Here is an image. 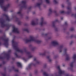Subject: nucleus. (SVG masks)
<instances>
[{"label":"nucleus","mask_w":76,"mask_h":76,"mask_svg":"<svg viewBox=\"0 0 76 76\" xmlns=\"http://www.w3.org/2000/svg\"><path fill=\"white\" fill-rule=\"evenodd\" d=\"M68 49L66 48H65L63 50L64 53L62 54L63 56H67L68 54H67V51Z\"/></svg>","instance_id":"14"},{"label":"nucleus","mask_w":76,"mask_h":76,"mask_svg":"<svg viewBox=\"0 0 76 76\" xmlns=\"http://www.w3.org/2000/svg\"><path fill=\"white\" fill-rule=\"evenodd\" d=\"M12 19H15L16 22H18V25H20L22 24V22L20 20L19 18H17L16 16L15 15H12Z\"/></svg>","instance_id":"11"},{"label":"nucleus","mask_w":76,"mask_h":76,"mask_svg":"<svg viewBox=\"0 0 76 76\" xmlns=\"http://www.w3.org/2000/svg\"><path fill=\"white\" fill-rule=\"evenodd\" d=\"M60 66H57V69L58 70V73L56 74L55 76H62L64 75L65 76H69L68 74L64 75V71L62 70L60 68Z\"/></svg>","instance_id":"4"},{"label":"nucleus","mask_w":76,"mask_h":76,"mask_svg":"<svg viewBox=\"0 0 76 76\" xmlns=\"http://www.w3.org/2000/svg\"><path fill=\"white\" fill-rule=\"evenodd\" d=\"M12 46L13 47H14V50H15L17 52H18L21 53H26V54L28 55V59L31 58H32V57H33V55L31 54V53L30 52L27 51L26 48H24L23 50L20 49L19 48L18 46V43L14 41V39H12Z\"/></svg>","instance_id":"1"},{"label":"nucleus","mask_w":76,"mask_h":76,"mask_svg":"<svg viewBox=\"0 0 76 76\" xmlns=\"http://www.w3.org/2000/svg\"><path fill=\"white\" fill-rule=\"evenodd\" d=\"M34 61L35 62V64H33V63H32L28 65V66L26 68L27 70H30L31 69V66H35L36 64H39V63H40V62L39 61H38V60H37V59L36 58H34Z\"/></svg>","instance_id":"7"},{"label":"nucleus","mask_w":76,"mask_h":76,"mask_svg":"<svg viewBox=\"0 0 76 76\" xmlns=\"http://www.w3.org/2000/svg\"><path fill=\"white\" fill-rule=\"evenodd\" d=\"M12 70H14L15 72H18V70H16L15 69V67L14 66L12 67Z\"/></svg>","instance_id":"30"},{"label":"nucleus","mask_w":76,"mask_h":76,"mask_svg":"<svg viewBox=\"0 0 76 76\" xmlns=\"http://www.w3.org/2000/svg\"><path fill=\"white\" fill-rule=\"evenodd\" d=\"M0 32H1V31L0 30Z\"/></svg>","instance_id":"63"},{"label":"nucleus","mask_w":76,"mask_h":76,"mask_svg":"<svg viewBox=\"0 0 76 76\" xmlns=\"http://www.w3.org/2000/svg\"><path fill=\"white\" fill-rule=\"evenodd\" d=\"M43 69H42V70H41V72H43Z\"/></svg>","instance_id":"58"},{"label":"nucleus","mask_w":76,"mask_h":76,"mask_svg":"<svg viewBox=\"0 0 76 76\" xmlns=\"http://www.w3.org/2000/svg\"><path fill=\"white\" fill-rule=\"evenodd\" d=\"M66 1L68 5V6L67 7V9L69 10L68 11L66 12V13L69 15V14L71 12V10H72V7H71L72 3H71V2L70 1V0H66Z\"/></svg>","instance_id":"9"},{"label":"nucleus","mask_w":76,"mask_h":76,"mask_svg":"<svg viewBox=\"0 0 76 76\" xmlns=\"http://www.w3.org/2000/svg\"><path fill=\"white\" fill-rule=\"evenodd\" d=\"M74 9H75V10H76V7H74Z\"/></svg>","instance_id":"51"},{"label":"nucleus","mask_w":76,"mask_h":76,"mask_svg":"<svg viewBox=\"0 0 76 76\" xmlns=\"http://www.w3.org/2000/svg\"><path fill=\"white\" fill-rule=\"evenodd\" d=\"M23 30L24 31H26L27 33H29V30L28 28L23 29Z\"/></svg>","instance_id":"23"},{"label":"nucleus","mask_w":76,"mask_h":76,"mask_svg":"<svg viewBox=\"0 0 76 76\" xmlns=\"http://www.w3.org/2000/svg\"><path fill=\"white\" fill-rule=\"evenodd\" d=\"M38 23V21L36 20V21H32L31 22L32 25H36Z\"/></svg>","instance_id":"20"},{"label":"nucleus","mask_w":76,"mask_h":76,"mask_svg":"<svg viewBox=\"0 0 76 76\" xmlns=\"http://www.w3.org/2000/svg\"><path fill=\"white\" fill-rule=\"evenodd\" d=\"M34 73L35 74H37L38 73V70H35Z\"/></svg>","instance_id":"40"},{"label":"nucleus","mask_w":76,"mask_h":76,"mask_svg":"<svg viewBox=\"0 0 76 76\" xmlns=\"http://www.w3.org/2000/svg\"><path fill=\"white\" fill-rule=\"evenodd\" d=\"M73 42L72 41H71V42H70L69 44H70V45H72V44H73Z\"/></svg>","instance_id":"42"},{"label":"nucleus","mask_w":76,"mask_h":76,"mask_svg":"<svg viewBox=\"0 0 76 76\" xmlns=\"http://www.w3.org/2000/svg\"><path fill=\"white\" fill-rule=\"evenodd\" d=\"M30 39H25L24 41L26 43H29V42H31V41H34V42H36L37 44H39L42 42V41L36 39L33 36H30Z\"/></svg>","instance_id":"2"},{"label":"nucleus","mask_w":76,"mask_h":76,"mask_svg":"<svg viewBox=\"0 0 76 76\" xmlns=\"http://www.w3.org/2000/svg\"><path fill=\"white\" fill-rule=\"evenodd\" d=\"M13 30H12V32H15V33H17V34H19V31L18 28L15 27V26L12 27Z\"/></svg>","instance_id":"16"},{"label":"nucleus","mask_w":76,"mask_h":76,"mask_svg":"<svg viewBox=\"0 0 76 76\" xmlns=\"http://www.w3.org/2000/svg\"><path fill=\"white\" fill-rule=\"evenodd\" d=\"M15 55V56H16V57L17 58H20V56L18 55V53H17V52H15V53H14Z\"/></svg>","instance_id":"27"},{"label":"nucleus","mask_w":76,"mask_h":76,"mask_svg":"<svg viewBox=\"0 0 76 76\" xmlns=\"http://www.w3.org/2000/svg\"><path fill=\"white\" fill-rule=\"evenodd\" d=\"M51 38V37H49L48 38V39H50Z\"/></svg>","instance_id":"46"},{"label":"nucleus","mask_w":76,"mask_h":76,"mask_svg":"<svg viewBox=\"0 0 76 76\" xmlns=\"http://www.w3.org/2000/svg\"><path fill=\"white\" fill-rule=\"evenodd\" d=\"M52 13H53V10H52V9H49V12L48 13V16H50V15H51L52 14Z\"/></svg>","instance_id":"22"},{"label":"nucleus","mask_w":76,"mask_h":76,"mask_svg":"<svg viewBox=\"0 0 76 76\" xmlns=\"http://www.w3.org/2000/svg\"><path fill=\"white\" fill-rule=\"evenodd\" d=\"M19 1V0H16V2H18Z\"/></svg>","instance_id":"55"},{"label":"nucleus","mask_w":76,"mask_h":76,"mask_svg":"<svg viewBox=\"0 0 76 76\" xmlns=\"http://www.w3.org/2000/svg\"><path fill=\"white\" fill-rule=\"evenodd\" d=\"M62 65L63 67H64V66H65V65L64 64H63Z\"/></svg>","instance_id":"56"},{"label":"nucleus","mask_w":76,"mask_h":76,"mask_svg":"<svg viewBox=\"0 0 76 76\" xmlns=\"http://www.w3.org/2000/svg\"><path fill=\"white\" fill-rule=\"evenodd\" d=\"M17 64L18 67H22V64L20 62H17Z\"/></svg>","instance_id":"25"},{"label":"nucleus","mask_w":76,"mask_h":76,"mask_svg":"<svg viewBox=\"0 0 76 76\" xmlns=\"http://www.w3.org/2000/svg\"><path fill=\"white\" fill-rule=\"evenodd\" d=\"M23 60H24L25 61H26L28 60V59H26L25 58H23Z\"/></svg>","instance_id":"41"},{"label":"nucleus","mask_w":76,"mask_h":76,"mask_svg":"<svg viewBox=\"0 0 76 76\" xmlns=\"http://www.w3.org/2000/svg\"><path fill=\"white\" fill-rule=\"evenodd\" d=\"M63 18H61V20H63Z\"/></svg>","instance_id":"59"},{"label":"nucleus","mask_w":76,"mask_h":76,"mask_svg":"<svg viewBox=\"0 0 76 76\" xmlns=\"http://www.w3.org/2000/svg\"><path fill=\"white\" fill-rule=\"evenodd\" d=\"M12 60H15V58H12Z\"/></svg>","instance_id":"60"},{"label":"nucleus","mask_w":76,"mask_h":76,"mask_svg":"<svg viewBox=\"0 0 76 76\" xmlns=\"http://www.w3.org/2000/svg\"><path fill=\"white\" fill-rule=\"evenodd\" d=\"M44 68H45V67H46V65H44Z\"/></svg>","instance_id":"52"},{"label":"nucleus","mask_w":76,"mask_h":76,"mask_svg":"<svg viewBox=\"0 0 76 76\" xmlns=\"http://www.w3.org/2000/svg\"><path fill=\"white\" fill-rule=\"evenodd\" d=\"M20 3L21 4H20L18 5L19 7H20V8H21V9L24 8V9H26L28 8V7L26 4V3H27L26 0H23L20 2Z\"/></svg>","instance_id":"6"},{"label":"nucleus","mask_w":76,"mask_h":76,"mask_svg":"<svg viewBox=\"0 0 76 76\" xmlns=\"http://www.w3.org/2000/svg\"><path fill=\"white\" fill-rule=\"evenodd\" d=\"M11 53V50H8L7 53H4L3 54L4 56L1 57L0 56V59L1 60H3L4 58H6L7 60H9L10 57V54Z\"/></svg>","instance_id":"5"},{"label":"nucleus","mask_w":76,"mask_h":76,"mask_svg":"<svg viewBox=\"0 0 76 76\" xmlns=\"http://www.w3.org/2000/svg\"><path fill=\"white\" fill-rule=\"evenodd\" d=\"M2 75L3 76H6V73H2Z\"/></svg>","instance_id":"38"},{"label":"nucleus","mask_w":76,"mask_h":76,"mask_svg":"<svg viewBox=\"0 0 76 76\" xmlns=\"http://www.w3.org/2000/svg\"><path fill=\"white\" fill-rule=\"evenodd\" d=\"M64 46L63 45H61L59 46L58 49L59 50V53H62Z\"/></svg>","instance_id":"17"},{"label":"nucleus","mask_w":76,"mask_h":76,"mask_svg":"<svg viewBox=\"0 0 76 76\" xmlns=\"http://www.w3.org/2000/svg\"><path fill=\"white\" fill-rule=\"evenodd\" d=\"M53 2L55 3V4H57L58 3V1L57 0H53Z\"/></svg>","instance_id":"33"},{"label":"nucleus","mask_w":76,"mask_h":76,"mask_svg":"<svg viewBox=\"0 0 76 76\" xmlns=\"http://www.w3.org/2000/svg\"><path fill=\"white\" fill-rule=\"evenodd\" d=\"M39 0L40 1L37 3L35 7H38L39 9H40V7H41V5L42 4V0Z\"/></svg>","instance_id":"15"},{"label":"nucleus","mask_w":76,"mask_h":76,"mask_svg":"<svg viewBox=\"0 0 76 76\" xmlns=\"http://www.w3.org/2000/svg\"><path fill=\"white\" fill-rule=\"evenodd\" d=\"M6 21L2 18H0V23L1 24V26L2 28H4L5 26L7 27L6 30H8L10 27V26L8 24H5Z\"/></svg>","instance_id":"8"},{"label":"nucleus","mask_w":76,"mask_h":76,"mask_svg":"<svg viewBox=\"0 0 76 76\" xmlns=\"http://www.w3.org/2000/svg\"><path fill=\"white\" fill-rule=\"evenodd\" d=\"M47 23L46 22L44 21V18L41 17L40 18V22L39 23V25L41 26H43L44 25H46Z\"/></svg>","instance_id":"13"},{"label":"nucleus","mask_w":76,"mask_h":76,"mask_svg":"<svg viewBox=\"0 0 76 76\" xmlns=\"http://www.w3.org/2000/svg\"><path fill=\"white\" fill-rule=\"evenodd\" d=\"M32 9V7L31 6H30V7H29L28 8V10H31Z\"/></svg>","instance_id":"37"},{"label":"nucleus","mask_w":76,"mask_h":76,"mask_svg":"<svg viewBox=\"0 0 76 76\" xmlns=\"http://www.w3.org/2000/svg\"><path fill=\"white\" fill-rule=\"evenodd\" d=\"M47 57V58L48 59L49 61L50 62H51L52 60H51V58H50V56H48Z\"/></svg>","instance_id":"26"},{"label":"nucleus","mask_w":76,"mask_h":76,"mask_svg":"<svg viewBox=\"0 0 76 76\" xmlns=\"http://www.w3.org/2000/svg\"><path fill=\"white\" fill-rule=\"evenodd\" d=\"M4 0H0V6L1 8L3 9L5 12L7 11V9L10 7L11 4L10 3H8L6 5V7H4Z\"/></svg>","instance_id":"3"},{"label":"nucleus","mask_w":76,"mask_h":76,"mask_svg":"<svg viewBox=\"0 0 76 76\" xmlns=\"http://www.w3.org/2000/svg\"><path fill=\"white\" fill-rule=\"evenodd\" d=\"M57 57V56H55L54 57V58H56Z\"/></svg>","instance_id":"50"},{"label":"nucleus","mask_w":76,"mask_h":76,"mask_svg":"<svg viewBox=\"0 0 76 76\" xmlns=\"http://www.w3.org/2000/svg\"><path fill=\"white\" fill-rule=\"evenodd\" d=\"M54 13H55L56 15V16H57L58 15V14L57 13V11H53Z\"/></svg>","instance_id":"34"},{"label":"nucleus","mask_w":76,"mask_h":76,"mask_svg":"<svg viewBox=\"0 0 76 76\" xmlns=\"http://www.w3.org/2000/svg\"><path fill=\"white\" fill-rule=\"evenodd\" d=\"M61 7L62 8H64V4H62L61 5Z\"/></svg>","instance_id":"39"},{"label":"nucleus","mask_w":76,"mask_h":76,"mask_svg":"<svg viewBox=\"0 0 76 76\" xmlns=\"http://www.w3.org/2000/svg\"><path fill=\"white\" fill-rule=\"evenodd\" d=\"M46 54V51H45L44 52L40 54V55H42V56H45Z\"/></svg>","instance_id":"29"},{"label":"nucleus","mask_w":76,"mask_h":76,"mask_svg":"<svg viewBox=\"0 0 76 76\" xmlns=\"http://www.w3.org/2000/svg\"><path fill=\"white\" fill-rule=\"evenodd\" d=\"M73 37H74V36L73 35H71L70 37V38H73Z\"/></svg>","instance_id":"44"},{"label":"nucleus","mask_w":76,"mask_h":76,"mask_svg":"<svg viewBox=\"0 0 76 76\" xmlns=\"http://www.w3.org/2000/svg\"><path fill=\"white\" fill-rule=\"evenodd\" d=\"M68 24H67V22H65V25H66V26L68 25Z\"/></svg>","instance_id":"43"},{"label":"nucleus","mask_w":76,"mask_h":76,"mask_svg":"<svg viewBox=\"0 0 76 76\" xmlns=\"http://www.w3.org/2000/svg\"><path fill=\"white\" fill-rule=\"evenodd\" d=\"M52 44L53 46H54V47H55L56 46V45H58V42L57 41H53L52 42Z\"/></svg>","instance_id":"18"},{"label":"nucleus","mask_w":76,"mask_h":76,"mask_svg":"<svg viewBox=\"0 0 76 76\" xmlns=\"http://www.w3.org/2000/svg\"><path fill=\"white\" fill-rule=\"evenodd\" d=\"M17 14L19 16H20L21 18H22L23 16V15L22 13V10H20L18 11L17 12Z\"/></svg>","instance_id":"19"},{"label":"nucleus","mask_w":76,"mask_h":76,"mask_svg":"<svg viewBox=\"0 0 76 76\" xmlns=\"http://www.w3.org/2000/svg\"><path fill=\"white\" fill-rule=\"evenodd\" d=\"M74 29L73 27H72L70 29V31H74Z\"/></svg>","instance_id":"35"},{"label":"nucleus","mask_w":76,"mask_h":76,"mask_svg":"<svg viewBox=\"0 0 76 76\" xmlns=\"http://www.w3.org/2000/svg\"><path fill=\"white\" fill-rule=\"evenodd\" d=\"M3 16L4 17H5L6 19V20L8 21V22H9L10 20V19L9 18V17L7 15H6V14H3Z\"/></svg>","instance_id":"21"},{"label":"nucleus","mask_w":76,"mask_h":76,"mask_svg":"<svg viewBox=\"0 0 76 76\" xmlns=\"http://www.w3.org/2000/svg\"><path fill=\"white\" fill-rule=\"evenodd\" d=\"M56 22H59V21L58 20H56L52 22V26L54 28V30L55 32H58V28L56 27V26L55 25Z\"/></svg>","instance_id":"12"},{"label":"nucleus","mask_w":76,"mask_h":76,"mask_svg":"<svg viewBox=\"0 0 76 76\" xmlns=\"http://www.w3.org/2000/svg\"><path fill=\"white\" fill-rule=\"evenodd\" d=\"M33 15H34V14H35V12H33Z\"/></svg>","instance_id":"53"},{"label":"nucleus","mask_w":76,"mask_h":76,"mask_svg":"<svg viewBox=\"0 0 76 76\" xmlns=\"http://www.w3.org/2000/svg\"><path fill=\"white\" fill-rule=\"evenodd\" d=\"M2 65L0 64V67H1V66Z\"/></svg>","instance_id":"62"},{"label":"nucleus","mask_w":76,"mask_h":76,"mask_svg":"<svg viewBox=\"0 0 76 76\" xmlns=\"http://www.w3.org/2000/svg\"><path fill=\"white\" fill-rule=\"evenodd\" d=\"M48 35V33H47L45 34V36H47Z\"/></svg>","instance_id":"48"},{"label":"nucleus","mask_w":76,"mask_h":76,"mask_svg":"<svg viewBox=\"0 0 76 76\" xmlns=\"http://www.w3.org/2000/svg\"><path fill=\"white\" fill-rule=\"evenodd\" d=\"M36 48H37L35 47H33L32 48V51H34V50H35V49H36Z\"/></svg>","instance_id":"36"},{"label":"nucleus","mask_w":76,"mask_h":76,"mask_svg":"<svg viewBox=\"0 0 76 76\" xmlns=\"http://www.w3.org/2000/svg\"><path fill=\"white\" fill-rule=\"evenodd\" d=\"M5 63H6V62L4 61H3V64H5Z\"/></svg>","instance_id":"49"},{"label":"nucleus","mask_w":76,"mask_h":76,"mask_svg":"<svg viewBox=\"0 0 76 76\" xmlns=\"http://www.w3.org/2000/svg\"><path fill=\"white\" fill-rule=\"evenodd\" d=\"M43 75L44 76H48V74L45 72H43Z\"/></svg>","instance_id":"31"},{"label":"nucleus","mask_w":76,"mask_h":76,"mask_svg":"<svg viewBox=\"0 0 76 76\" xmlns=\"http://www.w3.org/2000/svg\"><path fill=\"white\" fill-rule=\"evenodd\" d=\"M45 1H46V3L47 4H50V0H45Z\"/></svg>","instance_id":"28"},{"label":"nucleus","mask_w":76,"mask_h":76,"mask_svg":"<svg viewBox=\"0 0 76 76\" xmlns=\"http://www.w3.org/2000/svg\"><path fill=\"white\" fill-rule=\"evenodd\" d=\"M29 76H32V75L31 74H30L29 75Z\"/></svg>","instance_id":"61"},{"label":"nucleus","mask_w":76,"mask_h":76,"mask_svg":"<svg viewBox=\"0 0 76 76\" xmlns=\"http://www.w3.org/2000/svg\"><path fill=\"white\" fill-rule=\"evenodd\" d=\"M10 12H13V10H11V11H10Z\"/></svg>","instance_id":"54"},{"label":"nucleus","mask_w":76,"mask_h":76,"mask_svg":"<svg viewBox=\"0 0 76 76\" xmlns=\"http://www.w3.org/2000/svg\"><path fill=\"white\" fill-rule=\"evenodd\" d=\"M26 19H29V17L28 16H26Z\"/></svg>","instance_id":"47"},{"label":"nucleus","mask_w":76,"mask_h":76,"mask_svg":"<svg viewBox=\"0 0 76 76\" xmlns=\"http://www.w3.org/2000/svg\"><path fill=\"white\" fill-rule=\"evenodd\" d=\"M66 56V60H67V61H69V60H70L71 59V58L70 57V56H69V55L67 56Z\"/></svg>","instance_id":"24"},{"label":"nucleus","mask_w":76,"mask_h":76,"mask_svg":"<svg viewBox=\"0 0 76 76\" xmlns=\"http://www.w3.org/2000/svg\"><path fill=\"white\" fill-rule=\"evenodd\" d=\"M72 58L74 60L73 61L71 62L70 64V69L71 72H73V63H75V61L76 60V54H74L73 55Z\"/></svg>","instance_id":"10"},{"label":"nucleus","mask_w":76,"mask_h":76,"mask_svg":"<svg viewBox=\"0 0 76 76\" xmlns=\"http://www.w3.org/2000/svg\"><path fill=\"white\" fill-rule=\"evenodd\" d=\"M14 76H19L18 75H15Z\"/></svg>","instance_id":"57"},{"label":"nucleus","mask_w":76,"mask_h":76,"mask_svg":"<svg viewBox=\"0 0 76 76\" xmlns=\"http://www.w3.org/2000/svg\"><path fill=\"white\" fill-rule=\"evenodd\" d=\"M75 23H76V20L75 21Z\"/></svg>","instance_id":"64"},{"label":"nucleus","mask_w":76,"mask_h":76,"mask_svg":"<svg viewBox=\"0 0 76 76\" xmlns=\"http://www.w3.org/2000/svg\"><path fill=\"white\" fill-rule=\"evenodd\" d=\"M28 24L27 23H25L24 24V26H28Z\"/></svg>","instance_id":"45"},{"label":"nucleus","mask_w":76,"mask_h":76,"mask_svg":"<svg viewBox=\"0 0 76 76\" xmlns=\"http://www.w3.org/2000/svg\"><path fill=\"white\" fill-rule=\"evenodd\" d=\"M65 13V12L63 10H61L60 12V13H61V14H64Z\"/></svg>","instance_id":"32"}]
</instances>
